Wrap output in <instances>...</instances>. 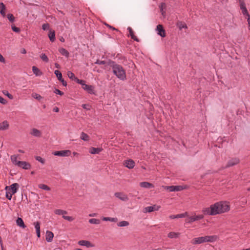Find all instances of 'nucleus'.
I'll use <instances>...</instances> for the list:
<instances>
[{
	"mask_svg": "<svg viewBox=\"0 0 250 250\" xmlns=\"http://www.w3.org/2000/svg\"><path fill=\"white\" fill-rule=\"evenodd\" d=\"M108 65L112 69L113 73L120 80L125 81L126 79V72L123 67L115 62L110 60Z\"/></svg>",
	"mask_w": 250,
	"mask_h": 250,
	"instance_id": "f257e3e1",
	"label": "nucleus"
},
{
	"mask_svg": "<svg viewBox=\"0 0 250 250\" xmlns=\"http://www.w3.org/2000/svg\"><path fill=\"white\" fill-rule=\"evenodd\" d=\"M119 227H126L129 225V223L126 221H122L118 223Z\"/></svg>",
	"mask_w": 250,
	"mask_h": 250,
	"instance_id": "4c0bfd02",
	"label": "nucleus"
},
{
	"mask_svg": "<svg viewBox=\"0 0 250 250\" xmlns=\"http://www.w3.org/2000/svg\"><path fill=\"white\" fill-rule=\"evenodd\" d=\"M11 185L10 186H6L5 188V189L6 190V192L9 191L10 190Z\"/></svg>",
	"mask_w": 250,
	"mask_h": 250,
	"instance_id": "69168bd1",
	"label": "nucleus"
},
{
	"mask_svg": "<svg viewBox=\"0 0 250 250\" xmlns=\"http://www.w3.org/2000/svg\"><path fill=\"white\" fill-rule=\"evenodd\" d=\"M30 134L32 135L37 137H40L42 135L41 132L39 130L35 128H32L31 130Z\"/></svg>",
	"mask_w": 250,
	"mask_h": 250,
	"instance_id": "412c9836",
	"label": "nucleus"
},
{
	"mask_svg": "<svg viewBox=\"0 0 250 250\" xmlns=\"http://www.w3.org/2000/svg\"><path fill=\"white\" fill-rule=\"evenodd\" d=\"M165 7H166V4L165 3H162L160 7V11H161L162 15H164V13H165V12L164 11V10H163L164 8H165Z\"/></svg>",
	"mask_w": 250,
	"mask_h": 250,
	"instance_id": "603ef678",
	"label": "nucleus"
},
{
	"mask_svg": "<svg viewBox=\"0 0 250 250\" xmlns=\"http://www.w3.org/2000/svg\"><path fill=\"white\" fill-rule=\"evenodd\" d=\"M80 138L84 141H88L89 140V136L83 132H82Z\"/></svg>",
	"mask_w": 250,
	"mask_h": 250,
	"instance_id": "7c9ffc66",
	"label": "nucleus"
},
{
	"mask_svg": "<svg viewBox=\"0 0 250 250\" xmlns=\"http://www.w3.org/2000/svg\"><path fill=\"white\" fill-rule=\"evenodd\" d=\"M174 191H181L184 189V188L181 186H174Z\"/></svg>",
	"mask_w": 250,
	"mask_h": 250,
	"instance_id": "49530a36",
	"label": "nucleus"
},
{
	"mask_svg": "<svg viewBox=\"0 0 250 250\" xmlns=\"http://www.w3.org/2000/svg\"><path fill=\"white\" fill-rule=\"evenodd\" d=\"M82 106L83 109H86L87 110H90V106L88 104H83Z\"/></svg>",
	"mask_w": 250,
	"mask_h": 250,
	"instance_id": "4d7b16f0",
	"label": "nucleus"
},
{
	"mask_svg": "<svg viewBox=\"0 0 250 250\" xmlns=\"http://www.w3.org/2000/svg\"><path fill=\"white\" fill-rule=\"evenodd\" d=\"M179 233L174 232H170L168 234V237L170 238H175L178 237Z\"/></svg>",
	"mask_w": 250,
	"mask_h": 250,
	"instance_id": "e433bc0d",
	"label": "nucleus"
},
{
	"mask_svg": "<svg viewBox=\"0 0 250 250\" xmlns=\"http://www.w3.org/2000/svg\"><path fill=\"white\" fill-rule=\"evenodd\" d=\"M76 82L82 85V88L86 84L85 81L83 80H80L78 78L76 79Z\"/></svg>",
	"mask_w": 250,
	"mask_h": 250,
	"instance_id": "c03bdc74",
	"label": "nucleus"
},
{
	"mask_svg": "<svg viewBox=\"0 0 250 250\" xmlns=\"http://www.w3.org/2000/svg\"><path fill=\"white\" fill-rule=\"evenodd\" d=\"M9 125L7 121L0 123V130H6L9 128Z\"/></svg>",
	"mask_w": 250,
	"mask_h": 250,
	"instance_id": "aec40b11",
	"label": "nucleus"
},
{
	"mask_svg": "<svg viewBox=\"0 0 250 250\" xmlns=\"http://www.w3.org/2000/svg\"><path fill=\"white\" fill-rule=\"evenodd\" d=\"M210 208L211 210H213L214 212L213 215H216L217 214H220V210H219V206L217 205V203L211 205Z\"/></svg>",
	"mask_w": 250,
	"mask_h": 250,
	"instance_id": "6ab92c4d",
	"label": "nucleus"
},
{
	"mask_svg": "<svg viewBox=\"0 0 250 250\" xmlns=\"http://www.w3.org/2000/svg\"><path fill=\"white\" fill-rule=\"evenodd\" d=\"M205 215H213L214 212L211 210V208H205L202 210Z\"/></svg>",
	"mask_w": 250,
	"mask_h": 250,
	"instance_id": "b1692460",
	"label": "nucleus"
},
{
	"mask_svg": "<svg viewBox=\"0 0 250 250\" xmlns=\"http://www.w3.org/2000/svg\"><path fill=\"white\" fill-rule=\"evenodd\" d=\"M54 73L56 75V76L57 77L59 81H60L62 83V84L63 86H66L67 85V83L62 79V74L61 72L60 71L56 70L55 71Z\"/></svg>",
	"mask_w": 250,
	"mask_h": 250,
	"instance_id": "1a4fd4ad",
	"label": "nucleus"
},
{
	"mask_svg": "<svg viewBox=\"0 0 250 250\" xmlns=\"http://www.w3.org/2000/svg\"><path fill=\"white\" fill-rule=\"evenodd\" d=\"M16 223L17 225L21 228L24 229L26 227V226L24 225L23 220L21 218L18 217L16 220Z\"/></svg>",
	"mask_w": 250,
	"mask_h": 250,
	"instance_id": "cd10ccee",
	"label": "nucleus"
},
{
	"mask_svg": "<svg viewBox=\"0 0 250 250\" xmlns=\"http://www.w3.org/2000/svg\"><path fill=\"white\" fill-rule=\"evenodd\" d=\"M7 18L11 22H13L15 21V17L12 14H7Z\"/></svg>",
	"mask_w": 250,
	"mask_h": 250,
	"instance_id": "79ce46f5",
	"label": "nucleus"
},
{
	"mask_svg": "<svg viewBox=\"0 0 250 250\" xmlns=\"http://www.w3.org/2000/svg\"><path fill=\"white\" fill-rule=\"evenodd\" d=\"M34 225L36 230L37 235L38 238L41 236L40 233V223L38 221L34 223Z\"/></svg>",
	"mask_w": 250,
	"mask_h": 250,
	"instance_id": "4be33fe9",
	"label": "nucleus"
},
{
	"mask_svg": "<svg viewBox=\"0 0 250 250\" xmlns=\"http://www.w3.org/2000/svg\"><path fill=\"white\" fill-rule=\"evenodd\" d=\"M78 244L81 246H85L87 248L93 247V245L91 243L87 240H80L78 242Z\"/></svg>",
	"mask_w": 250,
	"mask_h": 250,
	"instance_id": "a211bd4d",
	"label": "nucleus"
},
{
	"mask_svg": "<svg viewBox=\"0 0 250 250\" xmlns=\"http://www.w3.org/2000/svg\"><path fill=\"white\" fill-rule=\"evenodd\" d=\"M216 235L205 236L195 238L193 239V244H199L204 242H213L217 240Z\"/></svg>",
	"mask_w": 250,
	"mask_h": 250,
	"instance_id": "f03ea898",
	"label": "nucleus"
},
{
	"mask_svg": "<svg viewBox=\"0 0 250 250\" xmlns=\"http://www.w3.org/2000/svg\"><path fill=\"white\" fill-rule=\"evenodd\" d=\"M127 30L128 31L129 36H130L132 39H133V40L137 42H140V40L136 36L134 35V32L130 27H128L127 28Z\"/></svg>",
	"mask_w": 250,
	"mask_h": 250,
	"instance_id": "f3484780",
	"label": "nucleus"
},
{
	"mask_svg": "<svg viewBox=\"0 0 250 250\" xmlns=\"http://www.w3.org/2000/svg\"><path fill=\"white\" fill-rule=\"evenodd\" d=\"M32 71L35 75L37 76H39L42 75V72L40 70L35 66L32 67Z\"/></svg>",
	"mask_w": 250,
	"mask_h": 250,
	"instance_id": "bb28decb",
	"label": "nucleus"
},
{
	"mask_svg": "<svg viewBox=\"0 0 250 250\" xmlns=\"http://www.w3.org/2000/svg\"><path fill=\"white\" fill-rule=\"evenodd\" d=\"M59 51L62 55L66 57H68L69 56V52L65 48H62L59 50Z\"/></svg>",
	"mask_w": 250,
	"mask_h": 250,
	"instance_id": "2f4dec72",
	"label": "nucleus"
},
{
	"mask_svg": "<svg viewBox=\"0 0 250 250\" xmlns=\"http://www.w3.org/2000/svg\"><path fill=\"white\" fill-rule=\"evenodd\" d=\"M95 63L97 64H105L106 63V62L105 61H100L99 60H97Z\"/></svg>",
	"mask_w": 250,
	"mask_h": 250,
	"instance_id": "5fc2aeb1",
	"label": "nucleus"
},
{
	"mask_svg": "<svg viewBox=\"0 0 250 250\" xmlns=\"http://www.w3.org/2000/svg\"><path fill=\"white\" fill-rule=\"evenodd\" d=\"M71 153V152L70 150H64L55 151L53 153V154L55 156L66 157L70 155Z\"/></svg>",
	"mask_w": 250,
	"mask_h": 250,
	"instance_id": "39448f33",
	"label": "nucleus"
},
{
	"mask_svg": "<svg viewBox=\"0 0 250 250\" xmlns=\"http://www.w3.org/2000/svg\"><path fill=\"white\" fill-rule=\"evenodd\" d=\"M55 66L56 68H60V65L58 63H55Z\"/></svg>",
	"mask_w": 250,
	"mask_h": 250,
	"instance_id": "338daca9",
	"label": "nucleus"
},
{
	"mask_svg": "<svg viewBox=\"0 0 250 250\" xmlns=\"http://www.w3.org/2000/svg\"><path fill=\"white\" fill-rule=\"evenodd\" d=\"M54 92L55 94H58V95H61V96H62V95H63L64 94V93L63 92L61 91V90H60L59 89H57V88H55Z\"/></svg>",
	"mask_w": 250,
	"mask_h": 250,
	"instance_id": "3c124183",
	"label": "nucleus"
},
{
	"mask_svg": "<svg viewBox=\"0 0 250 250\" xmlns=\"http://www.w3.org/2000/svg\"><path fill=\"white\" fill-rule=\"evenodd\" d=\"M41 59L45 62H48L49 61V59L47 56L44 54L42 53L40 55Z\"/></svg>",
	"mask_w": 250,
	"mask_h": 250,
	"instance_id": "58836bf2",
	"label": "nucleus"
},
{
	"mask_svg": "<svg viewBox=\"0 0 250 250\" xmlns=\"http://www.w3.org/2000/svg\"><path fill=\"white\" fill-rule=\"evenodd\" d=\"M2 93L4 95L7 96L8 98H9L11 100H12L13 99V96L12 95L10 94L8 91L7 90H3Z\"/></svg>",
	"mask_w": 250,
	"mask_h": 250,
	"instance_id": "37998d69",
	"label": "nucleus"
},
{
	"mask_svg": "<svg viewBox=\"0 0 250 250\" xmlns=\"http://www.w3.org/2000/svg\"><path fill=\"white\" fill-rule=\"evenodd\" d=\"M12 29L14 32L16 33H19L20 32V29L14 25H12Z\"/></svg>",
	"mask_w": 250,
	"mask_h": 250,
	"instance_id": "864d4df0",
	"label": "nucleus"
},
{
	"mask_svg": "<svg viewBox=\"0 0 250 250\" xmlns=\"http://www.w3.org/2000/svg\"><path fill=\"white\" fill-rule=\"evenodd\" d=\"M0 62H1L5 63V60L4 57L2 56L1 54H0Z\"/></svg>",
	"mask_w": 250,
	"mask_h": 250,
	"instance_id": "680f3d73",
	"label": "nucleus"
},
{
	"mask_svg": "<svg viewBox=\"0 0 250 250\" xmlns=\"http://www.w3.org/2000/svg\"><path fill=\"white\" fill-rule=\"evenodd\" d=\"M32 97L38 101H40L42 99V97L40 94L36 93H33Z\"/></svg>",
	"mask_w": 250,
	"mask_h": 250,
	"instance_id": "a19ab883",
	"label": "nucleus"
},
{
	"mask_svg": "<svg viewBox=\"0 0 250 250\" xmlns=\"http://www.w3.org/2000/svg\"><path fill=\"white\" fill-rule=\"evenodd\" d=\"M106 26H107L108 27H109V28L110 29H112V30H116V31H118V30L117 29H116L115 28H114V27L109 25L107 23H105L104 24Z\"/></svg>",
	"mask_w": 250,
	"mask_h": 250,
	"instance_id": "052dcab7",
	"label": "nucleus"
},
{
	"mask_svg": "<svg viewBox=\"0 0 250 250\" xmlns=\"http://www.w3.org/2000/svg\"><path fill=\"white\" fill-rule=\"evenodd\" d=\"M53 111L55 112H58L59 111V108L58 107L55 106L53 109Z\"/></svg>",
	"mask_w": 250,
	"mask_h": 250,
	"instance_id": "0e129e2a",
	"label": "nucleus"
},
{
	"mask_svg": "<svg viewBox=\"0 0 250 250\" xmlns=\"http://www.w3.org/2000/svg\"><path fill=\"white\" fill-rule=\"evenodd\" d=\"M48 37L51 42H54L55 40V32L54 30H50L48 34Z\"/></svg>",
	"mask_w": 250,
	"mask_h": 250,
	"instance_id": "c85d7f7f",
	"label": "nucleus"
},
{
	"mask_svg": "<svg viewBox=\"0 0 250 250\" xmlns=\"http://www.w3.org/2000/svg\"><path fill=\"white\" fill-rule=\"evenodd\" d=\"M140 186L142 188H154V185L150 183L147 182H143L140 183Z\"/></svg>",
	"mask_w": 250,
	"mask_h": 250,
	"instance_id": "dca6fc26",
	"label": "nucleus"
},
{
	"mask_svg": "<svg viewBox=\"0 0 250 250\" xmlns=\"http://www.w3.org/2000/svg\"><path fill=\"white\" fill-rule=\"evenodd\" d=\"M82 88L86 91L89 94H95V93L94 87L91 85H88L86 84Z\"/></svg>",
	"mask_w": 250,
	"mask_h": 250,
	"instance_id": "9b49d317",
	"label": "nucleus"
},
{
	"mask_svg": "<svg viewBox=\"0 0 250 250\" xmlns=\"http://www.w3.org/2000/svg\"><path fill=\"white\" fill-rule=\"evenodd\" d=\"M17 157L16 155H12L11 156V160L12 162V163L17 166V163L18 162V161L17 160Z\"/></svg>",
	"mask_w": 250,
	"mask_h": 250,
	"instance_id": "a18cd8bd",
	"label": "nucleus"
},
{
	"mask_svg": "<svg viewBox=\"0 0 250 250\" xmlns=\"http://www.w3.org/2000/svg\"><path fill=\"white\" fill-rule=\"evenodd\" d=\"M62 210L57 209L55 210V213L57 215H62Z\"/></svg>",
	"mask_w": 250,
	"mask_h": 250,
	"instance_id": "bf43d9fd",
	"label": "nucleus"
},
{
	"mask_svg": "<svg viewBox=\"0 0 250 250\" xmlns=\"http://www.w3.org/2000/svg\"><path fill=\"white\" fill-rule=\"evenodd\" d=\"M161 206H157L156 205H153V206H148L144 208V212H151L155 210H158L159 208H160Z\"/></svg>",
	"mask_w": 250,
	"mask_h": 250,
	"instance_id": "0eeeda50",
	"label": "nucleus"
},
{
	"mask_svg": "<svg viewBox=\"0 0 250 250\" xmlns=\"http://www.w3.org/2000/svg\"><path fill=\"white\" fill-rule=\"evenodd\" d=\"M102 150H103L102 148H100V147L95 148V147H92L90 148L89 152L92 154H99Z\"/></svg>",
	"mask_w": 250,
	"mask_h": 250,
	"instance_id": "5701e85b",
	"label": "nucleus"
},
{
	"mask_svg": "<svg viewBox=\"0 0 250 250\" xmlns=\"http://www.w3.org/2000/svg\"><path fill=\"white\" fill-rule=\"evenodd\" d=\"M39 187L41 189H44L45 190H49L50 189V188L48 186L44 184H40L39 185Z\"/></svg>",
	"mask_w": 250,
	"mask_h": 250,
	"instance_id": "ea45409f",
	"label": "nucleus"
},
{
	"mask_svg": "<svg viewBox=\"0 0 250 250\" xmlns=\"http://www.w3.org/2000/svg\"><path fill=\"white\" fill-rule=\"evenodd\" d=\"M49 24L48 23H44L42 25V29L43 30H46L49 29Z\"/></svg>",
	"mask_w": 250,
	"mask_h": 250,
	"instance_id": "6e6d98bb",
	"label": "nucleus"
},
{
	"mask_svg": "<svg viewBox=\"0 0 250 250\" xmlns=\"http://www.w3.org/2000/svg\"><path fill=\"white\" fill-rule=\"evenodd\" d=\"M5 9H6V7H5V5L3 4V2H0V13L3 17H5L6 16V13L5 12Z\"/></svg>",
	"mask_w": 250,
	"mask_h": 250,
	"instance_id": "393cba45",
	"label": "nucleus"
},
{
	"mask_svg": "<svg viewBox=\"0 0 250 250\" xmlns=\"http://www.w3.org/2000/svg\"><path fill=\"white\" fill-rule=\"evenodd\" d=\"M187 212H185L184 213L179 214L177 215H171L169 216L171 219H175V218H184L187 215Z\"/></svg>",
	"mask_w": 250,
	"mask_h": 250,
	"instance_id": "a878e982",
	"label": "nucleus"
},
{
	"mask_svg": "<svg viewBox=\"0 0 250 250\" xmlns=\"http://www.w3.org/2000/svg\"><path fill=\"white\" fill-rule=\"evenodd\" d=\"M89 222L92 224H99L101 221L98 219L92 218L89 220Z\"/></svg>",
	"mask_w": 250,
	"mask_h": 250,
	"instance_id": "72a5a7b5",
	"label": "nucleus"
},
{
	"mask_svg": "<svg viewBox=\"0 0 250 250\" xmlns=\"http://www.w3.org/2000/svg\"><path fill=\"white\" fill-rule=\"evenodd\" d=\"M240 162V160L238 158H233L229 160L225 168H228L230 167L234 166L238 164Z\"/></svg>",
	"mask_w": 250,
	"mask_h": 250,
	"instance_id": "423d86ee",
	"label": "nucleus"
},
{
	"mask_svg": "<svg viewBox=\"0 0 250 250\" xmlns=\"http://www.w3.org/2000/svg\"><path fill=\"white\" fill-rule=\"evenodd\" d=\"M115 196L122 201H127L128 200V198L127 195L122 192H116L115 193Z\"/></svg>",
	"mask_w": 250,
	"mask_h": 250,
	"instance_id": "9d476101",
	"label": "nucleus"
},
{
	"mask_svg": "<svg viewBox=\"0 0 250 250\" xmlns=\"http://www.w3.org/2000/svg\"><path fill=\"white\" fill-rule=\"evenodd\" d=\"M174 186H164V188L165 189L168 190L170 192L174 191Z\"/></svg>",
	"mask_w": 250,
	"mask_h": 250,
	"instance_id": "de8ad7c7",
	"label": "nucleus"
},
{
	"mask_svg": "<svg viewBox=\"0 0 250 250\" xmlns=\"http://www.w3.org/2000/svg\"><path fill=\"white\" fill-rule=\"evenodd\" d=\"M217 205L219 207L220 213L228 211L229 210V206L226 202H217Z\"/></svg>",
	"mask_w": 250,
	"mask_h": 250,
	"instance_id": "20e7f679",
	"label": "nucleus"
},
{
	"mask_svg": "<svg viewBox=\"0 0 250 250\" xmlns=\"http://www.w3.org/2000/svg\"><path fill=\"white\" fill-rule=\"evenodd\" d=\"M117 220L118 219L117 218H111V217H103V221H111V222H117Z\"/></svg>",
	"mask_w": 250,
	"mask_h": 250,
	"instance_id": "f704fd0d",
	"label": "nucleus"
},
{
	"mask_svg": "<svg viewBox=\"0 0 250 250\" xmlns=\"http://www.w3.org/2000/svg\"><path fill=\"white\" fill-rule=\"evenodd\" d=\"M19 187V185L18 183H14L11 185L10 190L9 191L6 192L5 196L6 198L11 200L12 195L17 192Z\"/></svg>",
	"mask_w": 250,
	"mask_h": 250,
	"instance_id": "7ed1b4c3",
	"label": "nucleus"
},
{
	"mask_svg": "<svg viewBox=\"0 0 250 250\" xmlns=\"http://www.w3.org/2000/svg\"><path fill=\"white\" fill-rule=\"evenodd\" d=\"M36 160L39 162H40V163H41L42 164H44V163H45V161L40 156H35V157Z\"/></svg>",
	"mask_w": 250,
	"mask_h": 250,
	"instance_id": "09e8293b",
	"label": "nucleus"
},
{
	"mask_svg": "<svg viewBox=\"0 0 250 250\" xmlns=\"http://www.w3.org/2000/svg\"><path fill=\"white\" fill-rule=\"evenodd\" d=\"M62 218L69 222L73 221L74 220V218L71 216L63 215Z\"/></svg>",
	"mask_w": 250,
	"mask_h": 250,
	"instance_id": "8fccbe9b",
	"label": "nucleus"
},
{
	"mask_svg": "<svg viewBox=\"0 0 250 250\" xmlns=\"http://www.w3.org/2000/svg\"><path fill=\"white\" fill-rule=\"evenodd\" d=\"M177 26L179 27V28L181 30L183 28H187L188 27L187 25L182 22H178L177 23Z\"/></svg>",
	"mask_w": 250,
	"mask_h": 250,
	"instance_id": "c9c22d12",
	"label": "nucleus"
},
{
	"mask_svg": "<svg viewBox=\"0 0 250 250\" xmlns=\"http://www.w3.org/2000/svg\"><path fill=\"white\" fill-rule=\"evenodd\" d=\"M156 29L158 32V34L161 36L162 37H166V32L165 30L163 28V26L161 24H158L157 26Z\"/></svg>",
	"mask_w": 250,
	"mask_h": 250,
	"instance_id": "f8f14e48",
	"label": "nucleus"
},
{
	"mask_svg": "<svg viewBox=\"0 0 250 250\" xmlns=\"http://www.w3.org/2000/svg\"><path fill=\"white\" fill-rule=\"evenodd\" d=\"M204 218V215L202 214L198 215H194L192 216L189 217V220L188 221V222L189 223H191L194 221L201 220Z\"/></svg>",
	"mask_w": 250,
	"mask_h": 250,
	"instance_id": "4468645a",
	"label": "nucleus"
},
{
	"mask_svg": "<svg viewBox=\"0 0 250 250\" xmlns=\"http://www.w3.org/2000/svg\"><path fill=\"white\" fill-rule=\"evenodd\" d=\"M17 164L18 167H22L24 169H30L31 167V165L29 163L25 161H19L17 163Z\"/></svg>",
	"mask_w": 250,
	"mask_h": 250,
	"instance_id": "6e6552de",
	"label": "nucleus"
},
{
	"mask_svg": "<svg viewBox=\"0 0 250 250\" xmlns=\"http://www.w3.org/2000/svg\"><path fill=\"white\" fill-rule=\"evenodd\" d=\"M54 234L52 232L47 230L46 232L45 239L47 242H51L53 240Z\"/></svg>",
	"mask_w": 250,
	"mask_h": 250,
	"instance_id": "2eb2a0df",
	"label": "nucleus"
},
{
	"mask_svg": "<svg viewBox=\"0 0 250 250\" xmlns=\"http://www.w3.org/2000/svg\"><path fill=\"white\" fill-rule=\"evenodd\" d=\"M7 101L0 96V103L5 104H7Z\"/></svg>",
	"mask_w": 250,
	"mask_h": 250,
	"instance_id": "13d9d810",
	"label": "nucleus"
},
{
	"mask_svg": "<svg viewBox=\"0 0 250 250\" xmlns=\"http://www.w3.org/2000/svg\"><path fill=\"white\" fill-rule=\"evenodd\" d=\"M240 4L245 3L244 0H239Z\"/></svg>",
	"mask_w": 250,
	"mask_h": 250,
	"instance_id": "774afa93",
	"label": "nucleus"
},
{
	"mask_svg": "<svg viewBox=\"0 0 250 250\" xmlns=\"http://www.w3.org/2000/svg\"><path fill=\"white\" fill-rule=\"evenodd\" d=\"M240 9L242 10V12L244 16L248 15L249 13H248V11L247 9L246 6H245V3L240 4Z\"/></svg>",
	"mask_w": 250,
	"mask_h": 250,
	"instance_id": "c756f323",
	"label": "nucleus"
},
{
	"mask_svg": "<svg viewBox=\"0 0 250 250\" xmlns=\"http://www.w3.org/2000/svg\"><path fill=\"white\" fill-rule=\"evenodd\" d=\"M124 165L129 169L133 168L135 166V162L131 159L125 161Z\"/></svg>",
	"mask_w": 250,
	"mask_h": 250,
	"instance_id": "ddd939ff",
	"label": "nucleus"
},
{
	"mask_svg": "<svg viewBox=\"0 0 250 250\" xmlns=\"http://www.w3.org/2000/svg\"><path fill=\"white\" fill-rule=\"evenodd\" d=\"M67 75L69 79L74 80L75 82L76 81V79H78V78L75 76L74 74L71 71L68 72Z\"/></svg>",
	"mask_w": 250,
	"mask_h": 250,
	"instance_id": "473e14b6",
	"label": "nucleus"
},
{
	"mask_svg": "<svg viewBox=\"0 0 250 250\" xmlns=\"http://www.w3.org/2000/svg\"><path fill=\"white\" fill-rule=\"evenodd\" d=\"M246 16V18L247 19V21L248 22V24L249 25V26H250V16L249 15V14H248V15H245Z\"/></svg>",
	"mask_w": 250,
	"mask_h": 250,
	"instance_id": "e2e57ef3",
	"label": "nucleus"
}]
</instances>
